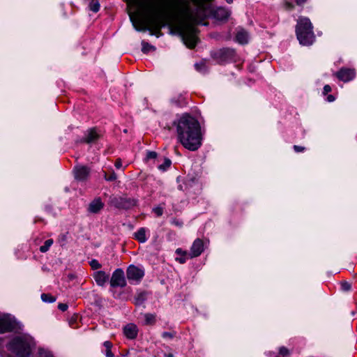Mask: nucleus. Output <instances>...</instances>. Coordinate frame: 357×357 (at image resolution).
Returning a JSON list of instances; mask_svg holds the SVG:
<instances>
[{"instance_id": "nucleus-52", "label": "nucleus", "mask_w": 357, "mask_h": 357, "mask_svg": "<svg viewBox=\"0 0 357 357\" xmlns=\"http://www.w3.org/2000/svg\"><path fill=\"white\" fill-rule=\"evenodd\" d=\"M226 1L228 3H231L233 2V0H226Z\"/></svg>"}, {"instance_id": "nucleus-28", "label": "nucleus", "mask_w": 357, "mask_h": 357, "mask_svg": "<svg viewBox=\"0 0 357 357\" xmlns=\"http://www.w3.org/2000/svg\"><path fill=\"white\" fill-rule=\"evenodd\" d=\"M153 212L158 216L160 217L163 214V207L160 206L154 207L153 208Z\"/></svg>"}, {"instance_id": "nucleus-11", "label": "nucleus", "mask_w": 357, "mask_h": 357, "mask_svg": "<svg viewBox=\"0 0 357 357\" xmlns=\"http://www.w3.org/2000/svg\"><path fill=\"white\" fill-rule=\"evenodd\" d=\"M110 284L113 287H123L126 285L124 273L121 269L118 268L113 273L110 280Z\"/></svg>"}, {"instance_id": "nucleus-40", "label": "nucleus", "mask_w": 357, "mask_h": 357, "mask_svg": "<svg viewBox=\"0 0 357 357\" xmlns=\"http://www.w3.org/2000/svg\"><path fill=\"white\" fill-rule=\"evenodd\" d=\"M294 5L292 3H290V2H286L285 3V8L288 10H291L294 8Z\"/></svg>"}, {"instance_id": "nucleus-20", "label": "nucleus", "mask_w": 357, "mask_h": 357, "mask_svg": "<svg viewBox=\"0 0 357 357\" xmlns=\"http://www.w3.org/2000/svg\"><path fill=\"white\" fill-rule=\"evenodd\" d=\"M99 138V135L96 132L95 129H91L89 130L88 134L82 142L91 144L95 142Z\"/></svg>"}, {"instance_id": "nucleus-9", "label": "nucleus", "mask_w": 357, "mask_h": 357, "mask_svg": "<svg viewBox=\"0 0 357 357\" xmlns=\"http://www.w3.org/2000/svg\"><path fill=\"white\" fill-rule=\"evenodd\" d=\"M204 251L202 247H192L190 251L183 250L181 248H178L176 253L179 256L176 257V260L179 263L183 264L188 259L198 257Z\"/></svg>"}, {"instance_id": "nucleus-17", "label": "nucleus", "mask_w": 357, "mask_h": 357, "mask_svg": "<svg viewBox=\"0 0 357 357\" xmlns=\"http://www.w3.org/2000/svg\"><path fill=\"white\" fill-rule=\"evenodd\" d=\"M109 275L106 274L105 271H98L93 273V278L97 284L102 287L109 280Z\"/></svg>"}, {"instance_id": "nucleus-16", "label": "nucleus", "mask_w": 357, "mask_h": 357, "mask_svg": "<svg viewBox=\"0 0 357 357\" xmlns=\"http://www.w3.org/2000/svg\"><path fill=\"white\" fill-rule=\"evenodd\" d=\"M104 207V203L100 198L93 200L89 205L88 211L92 213H99Z\"/></svg>"}, {"instance_id": "nucleus-44", "label": "nucleus", "mask_w": 357, "mask_h": 357, "mask_svg": "<svg viewBox=\"0 0 357 357\" xmlns=\"http://www.w3.org/2000/svg\"><path fill=\"white\" fill-rule=\"evenodd\" d=\"M54 241L52 239H48L45 241L44 245H52L53 244Z\"/></svg>"}, {"instance_id": "nucleus-41", "label": "nucleus", "mask_w": 357, "mask_h": 357, "mask_svg": "<svg viewBox=\"0 0 357 357\" xmlns=\"http://www.w3.org/2000/svg\"><path fill=\"white\" fill-rule=\"evenodd\" d=\"M121 166H122L121 160L120 158H119L115 162V167L116 168L119 169L120 167H121Z\"/></svg>"}, {"instance_id": "nucleus-37", "label": "nucleus", "mask_w": 357, "mask_h": 357, "mask_svg": "<svg viewBox=\"0 0 357 357\" xmlns=\"http://www.w3.org/2000/svg\"><path fill=\"white\" fill-rule=\"evenodd\" d=\"M331 91V87L329 85H325L324 87V91L323 93L324 95L327 94L328 93Z\"/></svg>"}, {"instance_id": "nucleus-47", "label": "nucleus", "mask_w": 357, "mask_h": 357, "mask_svg": "<svg viewBox=\"0 0 357 357\" xmlns=\"http://www.w3.org/2000/svg\"><path fill=\"white\" fill-rule=\"evenodd\" d=\"M327 100H328V102H333L335 100V97L333 95H329L327 97Z\"/></svg>"}, {"instance_id": "nucleus-29", "label": "nucleus", "mask_w": 357, "mask_h": 357, "mask_svg": "<svg viewBox=\"0 0 357 357\" xmlns=\"http://www.w3.org/2000/svg\"><path fill=\"white\" fill-rule=\"evenodd\" d=\"M90 266L94 270H96V269H98V268H101V264H99V262L97 260H96V259H93L90 262Z\"/></svg>"}, {"instance_id": "nucleus-24", "label": "nucleus", "mask_w": 357, "mask_h": 357, "mask_svg": "<svg viewBox=\"0 0 357 357\" xmlns=\"http://www.w3.org/2000/svg\"><path fill=\"white\" fill-rule=\"evenodd\" d=\"M142 51L144 54H147L150 51H154L155 50V47L154 46L150 45L149 43L144 40L142 41Z\"/></svg>"}, {"instance_id": "nucleus-33", "label": "nucleus", "mask_w": 357, "mask_h": 357, "mask_svg": "<svg viewBox=\"0 0 357 357\" xmlns=\"http://www.w3.org/2000/svg\"><path fill=\"white\" fill-rule=\"evenodd\" d=\"M117 178V176L116 173L112 171V172L108 176V177H106V181H114Z\"/></svg>"}, {"instance_id": "nucleus-8", "label": "nucleus", "mask_w": 357, "mask_h": 357, "mask_svg": "<svg viewBox=\"0 0 357 357\" xmlns=\"http://www.w3.org/2000/svg\"><path fill=\"white\" fill-rule=\"evenodd\" d=\"M197 29L191 26H186L180 30L178 35L181 36L183 43L189 48H194L196 46L197 39L195 36Z\"/></svg>"}, {"instance_id": "nucleus-19", "label": "nucleus", "mask_w": 357, "mask_h": 357, "mask_svg": "<svg viewBox=\"0 0 357 357\" xmlns=\"http://www.w3.org/2000/svg\"><path fill=\"white\" fill-rule=\"evenodd\" d=\"M214 17L218 20H227L229 15V12L222 7H219L215 10Z\"/></svg>"}, {"instance_id": "nucleus-15", "label": "nucleus", "mask_w": 357, "mask_h": 357, "mask_svg": "<svg viewBox=\"0 0 357 357\" xmlns=\"http://www.w3.org/2000/svg\"><path fill=\"white\" fill-rule=\"evenodd\" d=\"M137 327L133 324H127L123 328V333L128 339H135L137 335Z\"/></svg>"}, {"instance_id": "nucleus-46", "label": "nucleus", "mask_w": 357, "mask_h": 357, "mask_svg": "<svg viewBox=\"0 0 357 357\" xmlns=\"http://www.w3.org/2000/svg\"><path fill=\"white\" fill-rule=\"evenodd\" d=\"M77 318V315H75V317H73L71 318V319H70V325H71V326H73V323H75V322L76 321Z\"/></svg>"}, {"instance_id": "nucleus-31", "label": "nucleus", "mask_w": 357, "mask_h": 357, "mask_svg": "<svg viewBox=\"0 0 357 357\" xmlns=\"http://www.w3.org/2000/svg\"><path fill=\"white\" fill-rule=\"evenodd\" d=\"M157 156H158V153L155 151H149L147 152L146 159V160L155 159L157 158Z\"/></svg>"}, {"instance_id": "nucleus-4", "label": "nucleus", "mask_w": 357, "mask_h": 357, "mask_svg": "<svg viewBox=\"0 0 357 357\" xmlns=\"http://www.w3.org/2000/svg\"><path fill=\"white\" fill-rule=\"evenodd\" d=\"M128 15L132 26L136 31L143 32L149 31L151 36L156 35L157 37H159V36L161 35L160 30L155 33L151 28V25L155 21L153 17H150L142 20L139 17L138 13L131 11L128 12Z\"/></svg>"}, {"instance_id": "nucleus-34", "label": "nucleus", "mask_w": 357, "mask_h": 357, "mask_svg": "<svg viewBox=\"0 0 357 357\" xmlns=\"http://www.w3.org/2000/svg\"><path fill=\"white\" fill-rule=\"evenodd\" d=\"M176 333L175 332H164L162 333V337L164 338H173L175 336Z\"/></svg>"}, {"instance_id": "nucleus-12", "label": "nucleus", "mask_w": 357, "mask_h": 357, "mask_svg": "<svg viewBox=\"0 0 357 357\" xmlns=\"http://www.w3.org/2000/svg\"><path fill=\"white\" fill-rule=\"evenodd\" d=\"M126 275L129 280L139 282L144 277V272L142 269L131 265L128 268Z\"/></svg>"}, {"instance_id": "nucleus-5", "label": "nucleus", "mask_w": 357, "mask_h": 357, "mask_svg": "<svg viewBox=\"0 0 357 357\" xmlns=\"http://www.w3.org/2000/svg\"><path fill=\"white\" fill-rule=\"evenodd\" d=\"M137 200L133 197L123 196H110L108 204L119 210H129L137 205Z\"/></svg>"}, {"instance_id": "nucleus-1", "label": "nucleus", "mask_w": 357, "mask_h": 357, "mask_svg": "<svg viewBox=\"0 0 357 357\" xmlns=\"http://www.w3.org/2000/svg\"><path fill=\"white\" fill-rule=\"evenodd\" d=\"M176 125V122H174ZM178 139L181 144L190 151L197 150L202 144L201 126L194 117L183 115L176 123Z\"/></svg>"}, {"instance_id": "nucleus-3", "label": "nucleus", "mask_w": 357, "mask_h": 357, "mask_svg": "<svg viewBox=\"0 0 357 357\" xmlns=\"http://www.w3.org/2000/svg\"><path fill=\"white\" fill-rule=\"evenodd\" d=\"M296 33L300 44L311 45L315 39L312 25L307 17H299L296 26Z\"/></svg>"}, {"instance_id": "nucleus-53", "label": "nucleus", "mask_w": 357, "mask_h": 357, "mask_svg": "<svg viewBox=\"0 0 357 357\" xmlns=\"http://www.w3.org/2000/svg\"><path fill=\"white\" fill-rule=\"evenodd\" d=\"M123 132H124L125 133H126V132H127V130H126V129H125V130H123Z\"/></svg>"}, {"instance_id": "nucleus-10", "label": "nucleus", "mask_w": 357, "mask_h": 357, "mask_svg": "<svg viewBox=\"0 0 357 357\" xmlns=\"http://www.w3.org/2000/svg\"><path fill=\"white\" fill-rule=\"evenodd\" d=\"M335 76L343 82L353 80L356 77V70L351 68H341L335 73Z\"/></svg>"}, {"instance_id": "nucleus-38", "label": "nucleus", "mask_w": 357, "mask_h": 357, "mask_svg": "<svg viewBox=\"0 0 357 357\" xmlns=\"http://www.w3.org/2000/svg\"><path fill=\"white\" fill-rule=\"evenodd\" d=\"M103 344H104L105 347L106 348V350L107 349H112V343L111 342L105 341Z\"/></svg>"}, {"instance_id": "nucleus-50", "label": "nucleus", "mask_w": 357, "mask_h": 357, "mask_svg": "<svg viewBox=\"0 0 357 357\" xmlns=\"http://www.w3.org/2000/svg\"><path fill=\"white\" fill-rule=\"evenodd\" d=\"M65 239H66V236H65L64 235H63V236L61 237V238L59 239V243H64Z\"/></svg>"}, {"instance_id": "nucleus-27", "label": "nucleus", "mask_w": 357, "mask_h": 357, "mask_svg": "<svg viewBox=\"0 0 357 357\" xmlns=\"http://www.w3.org/2000/svg\"><path fill=\"white\" fill-rule=\"evenodd\" d=\"M171 164H172L171 160L166 158H165L164 163L162 165H160L158 166V169L162 171H165L167 168H169L170 167Z\"/></svg>"}, {"instance_id": "nucleus-49", "label": "nucleus", "mask_w": 357, "mask_h": 357, "mask_svg": "<svg viewBox=\"0 0 357 357\" xmlns=\"http://www.w3.org/2000/svg\"><path fill=\"white\" fill-rule=\"evenodd\" d=\"M49 247H40L41 252H45L48 250Z\"/></svg>"}, {"instance_id": "nucleus-7", "label": "nucleus", "mask_w": 357, "mask_h": 357, "mask_svg": "<svg viewBox=\"0 0 357 357\" xmlns=\"http://www.w3.org/2000/svg\"><path fill=\"white\" fill-rule=\"evenodd\" d=\"M212 56L220 63L225 62H236L238 58L236 50L229 47H223L213 52Z\"/></svg>"}, {"instance_id": "nucleus-36", "label": "nucleus", "mask_w": 357, "mask_h": 357, "mask_svg": "<svg viewBox=\"0 0 357 357\" xmlns=\"http://www.w3.org/2000/svg\"><path fill=\"white\" fill-rule=\"evenodd\" d=\"M58 308L60 310H61L63 312H65L68 309V305L66 304V303H59V305H58Z\"/></svg>"}, {"instance_id": "nucleus-23", "label": "nucleus", "mask_w": 357, "mask_h": 357, "mask_svg": "<svg viewBox=\"0 0 357 357\" xmlns=\"http://www.w3.org/2000/svg\"><path fill=\"white\" fill-rule=\"evenodd\" d=\"M146 295L147 293L146 291H142L137 294L135 297V303L136 305H140L143 303V302L146 299Z\"/></svg>"}, {"instance_id": "nucleus-30", "label": "nucleus", "mask_w": 357, "mask_h": 357, "mask_svg": "<svg viewBox=\"0 0 357 357\" xmlns=\"http://www.w3.org/2000/svg\"><path fill=\"white\" fill-rule=\"evenodd\" d=\"M351 284L347 282L344 281L341 283V288L343 291H349L351 289Z\"/></svg>"}, {"instance_id": "nucleus-13", "label": "nucleus", "mask_w": 357, "mask_h": 357, "mask_svg": "<svg viewBox=\"0 0 357 357\" xmlns=\"http://www.w3.org/2000/svg\"><path fill=\"white\" fill-rule=\"evenodd\" d=\"M74 172L75 178L77 180L84 181L87 180L90 174V169L84 165L76 166L74 169Z\"/></svg>"}, {"instance_id": "nucleus-21", "label": "nucleus", "mask_w": 357, "mask_h": 357, "mask_svg": "<svg viewBox=\"0 0 357 357\" xmlns=\"http://www.w3.org/2000/svg\"><path fill=\"white\" fill-rule=\"evenodd\" d=\"M135 238L139 241V243H144L146 240V230L144 228H140L135 234Z\"/></svg>"}, {"instance_id": "nucleus-32", "label": "nucleus", "mask_w": 357, "mask_h": 357, "mask_svg": "<svg viewBox=\"0 0 357 357\" xmlns=\"http://www.w3.org/2000/svg\"><path fill=\"white\" fill-rule=\"evenodd\" d=\"M280 354L283 356H287L289 355V351L287 348L284 347H282L280 349V351H279Z\"/></svg>"}, {"instance_id": "nucleus-42", "label": "nucleus", "mask_w": 357, "mask_h": 357, "mask_svg": "<svg viewBox=\"0 0 357 357\" xmlns=\"http://www.w3.org/2000/svg\"><path fill=\"white\" fill-rule=\"evenodd\" d=\"M204 67V64L203 63H196L195 64V68L198 70H201L202 68Z\"/></svg>"}, {"instance_id": "nucleus-25", "label": "nucleus", "mask_w": 357, "mask_h": 357, "mask_svg": "<svg viewBox=\"0 0 357 357\" xmlns=\"http://www.w3.org/2000/svg\"><path fill=\"white\" fill-rule=\"evenodd\" d=\"M90 10L97 13L100 10V3L98 0H92L89 5Z\"/></svg>"}, {"instance_id": "nucleus-51", "label": "nucleus", "mask_w": 357, "mask_h": 357, "mask_svg": "<svg viewBox=\"0 0 357 357\" xmlns=\"http://www.w3.org/2000/svg\"><path fill=\"white\" fill-rule=\"evenodd\" d=\"M103 176L105 180H106V177H108V175L107 174V173L105 172H103Z\"/></svg>"}, {"instance_id": "nucleus-39", "label": "nucleus", "mask_w": 357, "mask_h": 357, "mask_svg": "<svg viewBox=\"0 0 357 357\" xmlns=\"http://www.w3.org/2000/svg\"><path fill=\"white\" fill-rule=\"evenodd\" d=\"M294 149L296 152H301V151H303L305 149V148L303 147V146L294 145Z\"/></svg>"}, {"instance_id": "nucleus-45", "label": "nucleus", "mask_w": 357, "mask_h": 357, "mask_svg": "<svg viewBox=\"0 0 357 357\" xmlns=\"http://www.w3.org/2000/svg\"><path fill=\"white\" fill-rule=\"evenodd\" d=\"M306 1H307V0H296V3L298 6L303 5Z\"/></svg>"}, {"instance_id": "nucleus-55", "label": "nucleus", "mask_w": 357, "mask_h": 357, "mask_svg": "<svg viewBox=\"0 0 357 357\" xmlns=\"http://www.w3.org/2000/svg\"><path fill=\"white\" fill-rule=\"evenodd\" d=\"M47 357H53L52 355H49Z\"/></svg>"}, {"instance_id": "nucleus-48", "label": "nucleus", "mask_w": 357, "mask_h": 357, "mask_svg": "<svg viewBox=\"0 0 357 357\" xmlns=\"http://www.w3.org/2000/svg\"><path fill=\"white\" fill-rule=\"evenodd\" d=\"M173 223L175 224L177 226H179V227H181L182 226V222H179L178 220H173Z\"/></svg>"}, {"instance_id": "nucleus-54", "label": "nucleus", "mask_w": 357, "mask_h": 357, "mask_svg": "<svg viewBox=\"0 0 357 357\" xmlns=\"http://www.w3.org/2000/svg\"><path fill=\"white\" fill-rule=\"evenodd\" d=\"M169 357H173V355L172 354H169Z\"/></svg>"}, {"instance_id": "nucleus-14", "label": "nucleus", "mask_w": 357, "mask_h": 357, "mask_svg": "<svg viewBox=\"0 0 357 357\" xmlns=\"http://www.w3.org/2000/svg\"><path fill=\"white\" fill-rule=\"evenodd\" d=\"M15 328L14 324L8 319L0 318V333L11 332Z\"/></svg>"}, {"instance_id": "nucleus-22", "label": "nucleus", "mask_w": 357, "mask_h": 357, "mask_svg": "<svg viewBox=\"0 0 357 357\" xmlns=\"http://www.w3.org/2000/svg\"><path fill=\"white\" fill-rule=\"evenodd\" d=\"M144 325H153L155 323V316L153 314L146 313L144 314Z\"/></svg>"}, {"instance_id": "nucleus-6", "label": "nucleus", "mask_w": 357, "mask_h": 357, "mask_svg": "<svg viewBox=\"0 0 357 357\" xmlns=\"http://www.w3.org/2000/svg\"><path fill=\"white\" fill-rule=\"evenodd\" d=\"M10 347L18 357H29L30 355L29 343L21 337H15L10 342Z\"/></svg>"}, {"instance_id": "nucleus-2", "label": "nucleus", "mask_w": 357, "mask_h": 357, "mask_svg": "<svg viewBox=\"0 0 357 357\" xmlns=\"http://www.w3.org/2000/svg\"><path fill=\"white\" fill-rule=\"evenodd\" d=\"M126 1L128 6H132L138 10H153L157 4L177 8L188 3L187 0H126Z\"/></svg>"}, {"instance_id": "nucleus-43", "label": "nucleus", "mask_w": 357, "mask_h": 357, "mask_svg": "<svg viewBox=\"0 0 357 357\" xmlns=\"http://www.w3.org/2000/svg\"><path fill=\"white\" fill-rule=\"evenodd\" d=\"M106 356L107 357H114V354L112 352V349L106 350Z\"/></svg>"}, {"instance_id": "nucleus-26", "label": "nucleus", "mask_w": 357, "mask_h": 357, "mask_svg": "<svg viewBox=\"0 0 357 357\" xmlns=\"http://www.w3.org/2000/svg\"><path fill=\"white\" fill-rule=\"evenodd\" d=\"M41 299L44 302L53 303L56 301V297L52 296L50 294H43L41 295Z\"/></svg>"}, {"instance_id": "nucleus-35", "label": "nucleus", "mask_w": 357, "mask_h": 357, "mask_svg": "<svg viewBox=\"0 0 357 357\" xmlns=\"http://www.w3.org/2000/svg\"><path fill=\"white\" fill-rule=\"evenodd\" d=\"M208 243V241L204 242L202 239L197 238L192 245H204V244Z\"/></svg>"}, {"instance_id": "nucleus-18", "label": "nucleus", "mask_w": 357, "mask_h": 357, "mask_svg": "<svg viewBox=\"0 0 357 357\" xmlns=\"http://www.w3.org/2000/svg\"><path fill=\"white\" fill-rule=\"evenodd\" d=\"M249 34L244 29H240L236 35V41L241 45H245L248 43Z\"/></svg>"}]
</instances>
